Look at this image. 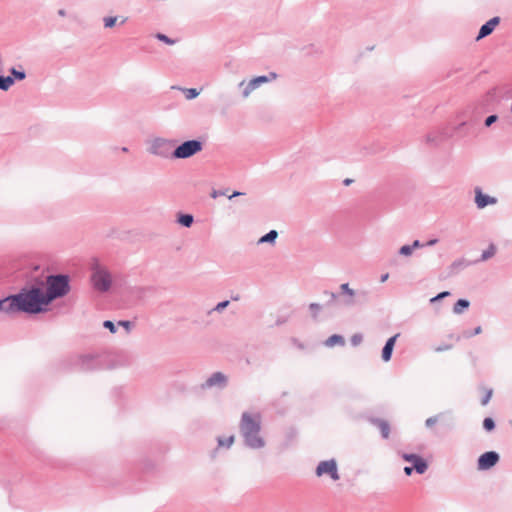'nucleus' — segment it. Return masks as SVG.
Here are the masks:
<instances>
[{
  "instance_id": "nucleus-31",
  "label": "nucleus",
  "mask_w": 512,
  "mask_h": 512,
  "mask_svg": "<svg viewBox=\"0 0 512 512\" xmlns=\"http://www.w3.org/2000/svg\"><path fill=\"white\" fill-rule=\"evenodd\" d=\"M197 95H198V92H197V90H196V89H189V90H187V95H186V97H187L188 99L195 98Z\"/></svg>"
},
{
  "instance_id": "nucleus-42",
  "label": "nucleus",
  "mask_w": 512,
  "mask_h": 512,
  "mask_svg": "<svg viewBox=\"0 0 512 512\" xmlns=\"http://www.w3.org/2000/svg\"><path fill=\"white\" fill-rule=\"evenodd\" d=\"M241 195L240 192H234L232 195L229 196V198H233V197H236V196H239Z\"/></svg>"
},
{
  "instance_id": "nucleus-32",
  "label": "nucleus",
  "mask_w": 512,
  "mask_h": 512,
  "mask_svg": "<svg viewBox=\"0 0 512 512\" xmlns=\"http://www.w3.org/2000/svg\"><path fill=\"white\" fill-rule=\"evenodd\" d=\"M497 120V116L496 115H491L489 116L486 121H485V124L486 126H490L492 123H494L495 121Z\"/></svg>"
},
{
  "instance_id": "nucleus-35",
  "label": "nucleus",
  "mask_w": 512,
  "mask_h": 512,
  "mask_svg": "<svg viewBox=\"0 0 512 512\" xmlns=\"http://www.w3.org/2000/svg\"><path fill=\"white\" fill-rule=\"evenodd\" d=\"M491 395H492V391L489 390L487 392L486 396L482 400V405H486L489 402Z\"/></svg>"
},
{
  "instance_id": "nucleus-27",
  "label": "nucleus",
  "mask_w": 512,
  "mask_h": 512,
  "mask_svg": "<svg viewBox=\"0 0 512 512\" xmlns=\"http://www.w3.org/2000/svg\"><path fill=\"white\" fill-rule=\"evenodd\" d=\"M439 421V416H433L426 420V426L431 428Z\"/></svg>"
},
{
  "instance_id": "nucleus-22",
  "label": "nucleus",
  "mask_w": 512,
  "mask_h": 512,
  "mask_svg": "<svg viewBox=\"0 0 512 512\" xmlns=\"http://www.w3.org/2000/svg\"><path fill=\"white\" fill-rule=\"evenodd\" d=\"M233 442H234V436H230L227 439L219 438V440H218L219 446H226V447H230L233 444Z\"/></svg>"
},
{
  "instance_id": "nucleus-10",
  "label": "nucleus",
  "mask_w": 512,
  "mask_h": 512,
  "mask_svg": "<svg viewBox=\"0 0 512 512\" xmlns=\"http://www.w3.org/2000/svg\"><path fill=\"white\" fill-rule=\"evenodd\" d=\"M499 23H500L499 17H493L492 19H490L487 23H485L480 28L479 34L477 36V40H480V39L490 35Z\"/></svg>"
},
{
  "instance_id": "nucleus-44",
  "label": "nucleus",
  "mask_w": 512,
  "mask_h": 512,
  "mask_svg": "<svg viewBox=\"0 0 512 512\" xmlns=\"http://www.w3.org/2000/svg\"><path fill=\"white\" fill-rule=\"evenodd\" d=\"M480 332H481V327H477V328L475 329V333H476V334H478V333H480Z\"/></svg>"
},
{
  "instance_id": "nucleus-7",
  "label": "nucleus",
  "mask_w": 512,
  "mask_h": 512,
  "mask_svg": "<svg viewBox=\"0 0 512 512\" xmlns=\"http://www.w3.org/2000/svg\"><path fill=\"white\" fill-rule=\"evenodd\" d=\"M498 460H499V456L496 452H492V451L486 452L479 457L478 468L480 470H487V469L493 467L494 465H496Z\"/></svg>"
},
{
  "instance_id": "nucleus-12",
  "label": "nucleus",
  "mask_w": 512,
  "mask_h": 512,
  "mask_svg": "<svg viewBox=\"0 0 512 512\" xmlns=\"http://www.w3.org/2000/svg\"><path fill=\"white\" fill-rule=\"evenodd\" d=\"M475 202H476L478 208H484L488 204L496 203V199L482 194V192L479 189H477Z\"/></svg>"
},
{
  "instance_id": "nucleus-20",
  "label": "nucleus",
  "mask_w": 512,
  "mask_h": 512,
  "mask_svg": "<svg viewBox=\"0 0 512 512\" xmlns=\"http://www.w3.org/2000/svg\"><path fill=\"white\" fill-rule=\"evenodd\" d=\"M193 222V217L191 215H182L179 218V223L185 227H190Z\"/></svg>"
},
{
  "instance_id": "nucleus-21",
  "label": "nucleus",
  "mask_w": 512,
  "mask_h": 512,
  "mask_svg": "<svg viewBox=\"0 0 512 512\" xmlns=\"http://www.w3.org/2000/svg\"><path fill=\"white\" fill-rule=\"evenodd\" d=\"M496 253V247L494 245H490L487 250H485L482 254V260H487L490 257L494 256Z\"/></svg>"
},
{
  "instance_id": "nucleus-38",
  "label": "nucleus",
  "mask_w": 512,
  "mask_h": 512,
  "mask_svg": "<svg viewBox=\"0 0 512 512\" xmlns=\"http://www.w3.org/2000/svg\"><path fill=\"white\" fill-rule=\"evenodd\" d=\"M319 308H320V306L318 304H316V303H312L310 305V309H312V310H318Z\"/></svg>"
},
{
  "instance_id": "nucleus-29",
  "label": "nucleus",
  "mask_w": 512,
  "mask_h": 512,
  "mask_svg": "<svg viewBox=\"0 0 512 512\" xmlns=\"http://www.w3.org/2000/svg\"><path fill=\"white\" fill-rule=\"evenodd\" d=\"M341 289L349 294L351 297L354 296V291L349 288V285L347 283L341 285Z\"/></svg>"
},
{
  "instance_id": "nucleus-45",
  "label": "nucleus",
  "mask_w": 512,
  "mask_h": 512,
  "mask_svg": "<svg viewBox=\"0 0 512 512\" xmlns=\"http://www.w3.org/2000/svg\"><path fill=\"white\" fill-rule=\"evenodd\" d=\"M217 196H218V193H217L216 191H214V192L212 193V197H213V198H216Z\"/></svg>"
},
{
  "instance_id": "nucleus-4",
  "label": "nucleus",
  "mask_w": 512,
  "mask_h": 512,
  "mask_svg": "<svg viewBox=\"0 0 512 512\" xmlns=\"http://www.w3.org/2000/svg\"><path fill=\"white\" fill-rule=\"evenodd\" d=\"M94 287L99 291H107L111 286V275L102 266L96 265L92 274Z\"/></svg>"
},
{
  "instance_id": "nucleus-24",
  "label": "nucleus",
  "mask_w": 512,
  "mask_h": 512,
  "mask_svg": "<svg viewBox=\"0 0 512 512\" xmlns=\"http://www.w3.org/2000/svg\"><path fill=\"white\" fill-rule=\"evenodd\" d=\"M483 426L487 431H491L494 429V421L491 418H485L483 421Z\"/></svg>"
},
{
  "instance_id": "nucleus-39",
  "label": "nucleus",
  "mask_w": 512,
  "mask_h": 512,
  "mask_svg": "<svg viewBox=\"0 0 512 512\" xmlns=\"http://www.w3.org/2000/svg\"><path fill=\"white\" fill-rule=\"evenodd\" d=\"M119 324H120V325H123V327H126V328H128V327H129V325H130V323H129L128 321L120 322Z\"/></svg>"
},
{
  "instance_id": "nucleus-14",
  "label": "nucleus",
  "mask_w": 512,
  "mask_h": 512,
  "mask_svg": "<svg viewBox=\"0 0 512 512\" xmlns=\"http://www.w3.org/2000/svg\"><path fill=\"white\" fill-rule=\"evenodd\" d=\"M344 343V338L340 335H332L325 342L326 346L328 347H333L335 345H343Z\"/></svg>"
},
{
  "instance_id": "nucleus-9",
  "label": "nucleus",
  "mask_w": 512,
  "mask_h": 512,
  "mask_svg": "<svg viewBox=\"0 0 512 512\" xmlns=\"http://www.w3.org/2000/svg\"><path fill=\"white\" fill-rule=\"evenodd\" d=\"M18 311L19 309L15 295L0 299V312L11 314Z\"/></svg>"
},
{
  "instance_id": "nucleus-13",
  "label": "nucleus",
  "mask_w": 512,
  "mask_h": 512,
  "mask_svg": "<svg viewBox=\"0 0 512 512\" xmlns=\"http://www.w3.org/2000/svg\"><path fill=\"white\" fill-rule=\"evenodd\" d=\"M268 78L266 76H259L252 79L244 90V96H248L255 88H257L260 84L266 83Z\"/></svg>"
},
{
  "instance_id": "nucleus-15",
  "label": "nucleus",
  "mask_w": 512,
  "mask_h": 512,
  "mask_svg": "<svg viewBox=\"0 0 512 512\" xmlns=\"http://www.w3.org/2000/svg\"><path fill=\"white\" fill-rule=\"evenodd\" d=\"M469 307V301L465 300V299H459L454 307H453V311L454 313L456 314H461L466 308Z\"/></svg>"
},
{
  "instance_id": "nucleus-41",
  "label": "nucleus",
  "mask_w": 512,
  "mask_h": 512,
  "mask_svg": "<svg viewBox=\"0 0 512 512\" xmlns=\"http://www.w3.org/2000/svg\"><path fill=\"white\" fill-rule=\"evenodd\" d=\"M389 275L385 274L381 277V282H385L388 279Z\"/></svg>"
},
{
  "instance_id": "nucleus-40",
  "label": "nucleus",
  "mask_w": 512,
  "mask_h": 512,
  "mask_svg": "<svg viewBox=\"0 0 512 512\" xmlns=\"http://www.w3.org/2000/svg\"><path fill=\"white\" fill-rule=\"evenodd\" d=\"M436 242H437V240L433 239V240L428 241L427 245L431 246V245H434Z\"/></svg>"
},
{
  "instance_id": "nucleus-36",
  "label": "nucleus",
  "mask_w": 512,
  "mask_h": 512,
  "mask_svg": "<svg viewBox=\"0 0 512 512\" xmlns=\"http://www.w3.org/2000/svg\"><path fill=\"white\" fill-rule=\"evenodd\" d=\"M412 249L414 248H420L423 247V244H421L418 240H415L413 244L411 245Z\"/></svg>"
},
{
  "instance_id": "nucleus-46",
  "label": "nucleus",
  "mask_w": 512,
  "mask_h": 512,
  "mask_svg": "<svg viewBox=\"0 0 512 512\" xmlns=\"http://www.w3.org/2000/svg\"><path fill=\"white\" fill-rule=\"evenodd\" d=\"M271 77H272L273 79H275V78H276V74H275V73H271Z\"/></svg>"
},
{
  "instance_id": "nucleus-33",
  "label": "nucleus",
  "mask_w": 512,
  "mask_h": 512,
  "mask_svg": "<svg viewBox=\"0 0 512 512\" xmlns=\"http://www.w3.org/2000/svg\"><path fill=\"white\" fill-rule=\"evenodd\" d=\"M228 304H229V301H223V302H220V303H218V304H217V306H216V310H217V311H221V310H223L224 308H226V307L228 306Z\"/></svg>"
},
{
  "instance_id": "nucleus-11",
  "label": "nucleus",
  "mask_w": 512,
  "mask_h": 512,
  "mask_svg": "<svg viewBox=\"0 0 512 512\" xmlns=\"http://www.w3.org/2000/svg\"><path fill=\"white\" fill-rule=\"evenodd\" d=\"M398 336H399V334H396L387 340V342L382 350V359L385 362H387L391 359L392 351L394 349L395 342H396V339Z\"/></svg>"
},
{
  "instance_id": "nucleus-19",
  "label": "nucleus",
  "mask_w": 512,
  "mask_h": 512,
  "mask_svg": "<svg viewBox=\"0 0 512 512\" xmlns=\"http://www.w3.org/2000/svg\"><path fill=\"white\" fill-rule=\"evenodd\" d=\"M278 236V233L277 231L275 230H271L269 233H267L266 235H264L261 239H260V242L263 243V242H273Z\"/></svg>"
},
{
  "instance_id": "nucleus-34",
  "label": "nucleus",
  "mask_w": 512,
  "mask_h": 512,
  "mask_svg": "<svg viewBox=\"0 0 512 512\" xmlns=\"http://www.w3.org/2000/svg\"><path fill=\"white\" fill-rule=\"evenodd\" d=\"M448 295H449V292H447V291L442 292V293L438 294L436 297L432 298L431 301L432 302L433 301H437V300L442 299V298H444V297H446Z\"/></svg>"
},
{
  "instance_id": "nucleus-28",
  "label": "nucleus",
  "mask_w": 512,
  "mask_h": 512,
  "mask_svg": "<svg viewBox=\"0 0 512 512\" xmlns=\"http://www.w3.org/2000/svg\"><path fill=\"white\" fill-rule=\"evenodd\" d=\"M104 327L109 329L112 333H115L116 331L114 323L109 320L104 322Z\"/></svg>"
},
{
  "instance_id": "nucleus-6",
  "label": "nucleus",
  "mask_w": 512,
  "mask_h": 512,
  "mask_svg": "<svg viewBox=\"0 0 512 512\" xmlns=\"http://www.w3.org/2000/svg\"><path fill=\"white\" fill-rule=\"evenodd\" d=\"M316 475L318 477L329 476L333 481L340 479L338 473L337 463L334 459L321 461L316 468Z\"/></svg>"
},
{
  "instance_id": "nucleus-8",
  "label": "nucleus",
  "mask_w": 512,
  "mask_h": 512,
  "mask_svg": "<svg viewBox=\"0 0 512 512\" xmlns=\"http://www.w3.org/2000/svg\"><path fill=\"white\" fill-rule=\"evenodd\" d=\"M403 458L412 464L411 467H413L417 473L423 474L426 471L427 463L420 456L415 454H404Z\"/></svg>"
},
{
  "instance_id": "nucleus-26",
  "label": "nucleus",
  "mask_w": 512,
  "mask_h": 512,
  "mask_svg": "<svg viewBox=\"0 0 512 512\" xmlns=\"http://www.w3.org/2000/svg\"><path fill=\"white\" fill-rule=\"evenodd\" d=\"M412 251H413V249L410 245H404L400 248L399 252L401 255L409 256V255H411Z\"/></svg>"
},
{
  "instance_id": "nucleus-2",
  "label": "nucleus",
  "mask_w": 512,
  "mask_h": 512,
  "mask_svg": "<svg viewBox=\"0 0 512 512\" xmlns=\"http://www.w3.org/2000/svg\"><path fill=\"white\" fill-rule=\"evenodd\" d=\"M261 416L259 413L245 412L242 414L240 430L248 445L254 448L262 447L263 440L259 437Z\"/></svg>"
},
{
  "instance_id": "nucleus-17",
  "label": "nucleus",
  "mask_w": 512,
  "mask_h": 512,
  "mask_svg": "<svg viewBox=\"0 0 512 512\" xmlns=\"http://www.w3.org/2000/svg\"><path fill=\"white\" fill-rule=\"evenodd\" d=\"M377 426L382 434V436L384 438H388L389 437V433H390V426L387 422L385 421H378L377 422Z\"/></svg>"
},
{
  "instance_id": "nucleus-37",
  "label": "nucleus",
  "mask_w": 512,
  "mask_h": 512,
  "mask_svg": "<svg viewBox=\"0 0 512 512\" xmlns=\"http://www.w3.org/2000/svg\"><path fill=\"white\" fill-rule=\"evenodd\" d=\"M412 471H413V467H411V466H407L404 468V472L408 476L412 474Z\"/></svg>"
},
{
  "instance_id": "nucleus-3",
  "label": "nucleus",
  "mask_w": 512,
  "mask_h": 512,
  "mask_svg": "<svg viewBox=\"0 0 512 512\" xmlns=\"http://www.w3.org/2000/svg\"><path fill=\"white\" fill-rule=\"evenodd\" d=\"M47 286L45 297L49 304L54 299L64 296L69 291L68 278L62 275L48 277Z\"/></svg>"
},
{
  "instance_id": "nucleus-18",
  "label": "nucleus",
  "mask_w": 512,
  "mask_h": 512,
  "mask_svg": "<svg viewBox=\"0 0 512 512\" xmlns=\"http://www.w3.org/2000/svg\"><path fill=\"white\" fill-rule=\"evenodd\" d=\"M14 83V80L11 77H1L0 76V89L8 90Z\"/></svg>"
},
{
  "instance_id": "nucleus-30",
  "label": "nucleus",
  "mask_w": 512,
  "mask_h": 512,
  "mask_svg": "<svg viewBox=\"0 0 512 512\" xmlns=\"http://www.w3.org/2000/svg\"><path fill=\"white\" fill-rule=\"evenodd\" d=\"M12 74L19 80H23L25 78V73L21 71H17L15 69H12Z\"/></svg>"
},
{
  "instance_id": "nucleus-16",
  "label": "nucleus",
  "mask_w": 512,
  "mask_h": 512,
  "mask_svg": "<svg viewBox=\"0 0 512 512\" xmlns=\"http://www.w3.org/2000/svg\"><path fill=\"white\" fill-rule=\"evenodd\" d=\"M226 380L227 379H226L225 375H223L220 372H217L210 377L207 384H221V383L225 382Z\"/></svg>"
},
{
  "instance_id": "nucleus-43",
  "label": "nucleus",
  "mask_w": 512,
  "mask_h": 512,
  "mask_svg": "<svg viewBox=\"0 0 512 512\" xmlns=\"http://www.w3.org/2000/svg\"><path fill=\"white\" fill-rule=\"evenodd\" d=\"M351 182H352V180H351V179H345V180H344V184H345V185H349Z\"/></svg>"
},
{
  "instance_id": "nucleus-25",
  "label": "nucleus",
  "mask_w": 512,
  "mask_h": 512,
  "mask_svg": "<svg viewBox=\"0 0 512 512\" xmlns=\"http://www.w3.org/2000/svg\"><path fill=\"white\" fill-rule=\"evenodd\" d=\"M156 37H157V39H158V40L163 41V42H165L166 44H169V45H172V44H174V43H175V41H174V40H172V39L168 38L166 35L161 34V33H158V34L156 35Z\"/></svg>"
},
{
  "instance_id": "nucleus-5",
  "label": "nucleus",
  "mask_w": 512,
  "mask_h": 512,
  "mask_svg": "<svg viewBox=\"0 0 512 512\" xmlns=\"http://www.w3.org/2000/svg\"><path fill=\"white\" fill-rule=\"evenodd\" d=\"M202 149L201 142L197 140H190L182 143L178 146L173 152V156L175 158H188L193 156L194 154L200 152Z\"/></svg>"
},
{
  "instance_id": "nucleus-23",
  "label": "nucleus",
  "mask_w": 512,
  "mask_h": 512,
  "mask_svg": "<svg viewBox=\"0 0 512 512\" xmlns=\"http://www.w3.org/2000/svg\"><path fill=\"white\" fill-rule=\"evenodd\" d=\"M117 22V17L104 18V25L106 28H112Z\"/></svg>"
},
{
  "instance_id": "nucleus-1",
  "label": "nucleus",
  "mask_w": 512,
  "mask_h": 512,
  "mask_svg": "<svg viewBox=\"0 0 512 512\" xmlns=\"http://www.w3.org/2000/svg\"><path fill=\"white\" fill-rule=\"evenodd\" d=\"M19 311L26 313H40L49 305L45 292L40 288H32L15 295Z\"/></svg>"
}]
</instances>
